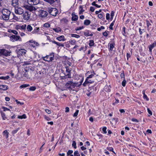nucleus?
<instances>
[{"label":"nucleus","instance_id":"nucleus-29","mask_svg":"<svg viewBox=\"0 0 156 156\" xmlns=\"http://www.w3.org/2000/svg\"><path fill=\"white\" fill-rule=\"evenodd\" d=\"M95 74V73H94V71L91 72V74L90 75H89V76L87 77V78H91L93 77Z\"/></svg>","mask_w":156,"mask_h":156},{"label":"nucleus","instance_id":"nucleus-6","mask_svg":"<svg viewBox=\"0 0 156 156\" xmlns=\"http://www.w3.org/2000/svg\"><path fill=\"white\" fill-rule=\"evenodd\" d=\"M10 38L11 41L13 42L17 41L19 40L20 41H21V38L19 36L12 35L10 37Z\"/></svg>","mask_w":156,"mask_h":156},{"label":"nucleus","instance_id":"nucleus-24","mask_svg":"<svg viewBox=\"0 0 156 156\" xmlns=\"http://www.w3.org/2000/svg\"><path fill=\"white\" fill-rule=\"evenodd\" d=\"M73 152V151L72 150H69L67 152V156H73L72 153Z\"/></svg>","mask_w":156,"mask_h":156},{"label":"nucleus","instance_id":"nucleus-35","mask_svg":"<svg viewBox=\"0 0 156 156\" xmlns=\"http://www.w3.org/2000/svg\"><path fill=\"white\" fill-rule=\"evenodd\" d=\"M89 42H90V43L89 44V46H93L94 45V41L92 40H90Z\"/></svg>","mask_w":156,"mask_h":156},{"label":"nucleus","instance_id":"nucleus-53","mask_svg":"<svg viewBox=\"0 0 156 156\" xmlns=\"http://www.w3.org/2000/svg\"><path fill=\"white\" fill-rule=\"evenodd\" d=\"M44 118L45 119H46L47 121H49L51 120V118H49V117L47 116L46 115H44Z\"/></svg>","mask_w":156,"mask_h":156},{"label":"nucleus","instance_id":"nucleus-3","mask_svg":"<svg viewBox=\"0 0 156 156\" xmlns=\"http://www.w3.org/2000/svg\"><path fill=\"white\" fill-rule=\"evenodd\" d=\"M48 12L49 13L53 16H55L58 13L57 9L55 8H48Z\"/></svg>","mask_w":156,"mask_h":156},{"label":"nucleus","instance_id":"nucleus-33","mask_svg":"<svg viewBox=\"0 0 156 156\" xmlns=\"http://www.w3.org/2000/svg\"><path fill=\"white\" fill-rule=\"evenodd\" d=\"M9 32L12 33L15 35H17L18 34V32L16 30H10L9 31Z\"/></svg>","mask_w":156,"mask_h":156},{"label":"nucleus","instance_id":"nucleus-57","mask_svg":"<svg viewBox=\"0 0 156 156\" xmlns=\"http://www.w3.org/2000/svg\"><path fill=\"white\" fill-rule=\"evenodd\" d=\"M106 19L107 20H108L110 19V14L108 13H107L106 14Z\"/></svg>","mask_w":156,"mask_h":156},{"label":"nucleus","instance_id":"nucleus-51","mask_svg":"<svg viewBox=\"0 0 156 156\" xmlns=\"http://www.w3.org/2000/svg\"><path fill=\"white\" fill-rule=\"evenodd\" d=\"M83 28H84V27L83 26L81 27H78L77 28H76L75 29V30L76 31L80 30H81L83 29Z\"/></svg>","mask_w":156,"mask_h":156},{"label":"nucleus","instance_id":"nucleus-50","mask_svg":"<svg viewBox=\"0 0 156 156\" xmlns=\"http://www.w3.org/2000/svg\"><path fill=\"white\" fill-rule=\"evenodd\" d=\"M114 12L113 11H112L111 13V18L112 20L114 16Z\"/></svg>","mask_w":156,"mask_h":156},{"label":"nucleus","instance_id":"nucleus-42","mask_svg":"<svg viewBox=\"0 0 156 156\" xmlns=\"http://www.w3.org/2000/svg\"><path fill=\"white\" fill-rule=\"evenodd\" d=\"M72 146L73 147H74V148L75 149L76 148V143L75 141H73V143L72 144Z\"/></svg>","mask_w":156,"mask_h":156},{"label":"nucleus","instance_id":"nucleus-7","mask_svg":"<svg viewBox=\"0 0 156 156\" xmlns=\"http://www.w3.org/2000/svg\"><path fill=\"white\" fill-rule=\"evenodd\" d=\"M15 12L16 14L21 15L23 13L24 10L21 7H16L15 8Z\"/></svg>","mask_w":156,"mask_h":156},{"label":"nucleus","instance_id":"nucleus-54","mask_svg":"<svg viewBox=\"0 0 156 156\" xmlns=\"http://www.w3.org/2000/svg\"><path fill=\"white\" fill-rule=\"evenodd\" d=\"M107 128L106 127H104L102 128V131L105 134L107 133V131L106 130Z\"/></svg>","mask_w":156,"mask_h":156},{"label":"nucleus","instance_id":"nucleus-21","mask_svg":"<svg viewBox=\"0 0 156 156\" xmlns=\"http://www.w3.org/2000/svg\"><path fill=\"white\" fill-rule=\"evenodd\" d=\"M3 133L4 134V135L6 138H7L8 137V134H9V133L7 130H5V131H4L3 132Z\"/></svg>","mask_w":156,"mask_h":156},{"label":"nucleus","instance_id":"nucleus-40","mask_svg":"<svg viewBox=\"0 0 156 156\" xmlns=\"http://www.w3.org/2000/svg\"><path fill=\"white\" fill-rule=\"evenodd\" d=\"M107 148L109 151H112L115 154V153L113 151V148L112 147H107Z\"/></svg>","mask_w":156,"mask_h":156},{"label":"nucleus","instance_id":"nucleus-44","mask_svg":"<svg viewBox=\"0 0 156 156\" xmlns=\"http://www.w3.org/2000/svg\"><path fill=\"white\" fill-rule=\"evenodd\" d=\"M26 25L25 24L20 26V27L21 28V29L22 30H25L26 29Z\"/></svg>","mask_w":156,"mask_h":156},{"label":"nucleus","instance_id":"nucleus-59","mask_svg":"<svg viewBox=\"0 0 156 156\" xmlns=\"http://www.w3.org/2000/svg\"><path fill=\"white\" fill-rule=\"evenodd\" d=\"M119 103V100L118 99H115V101L113 103V105H115L117 103Z\"/></svg>","mask_w":156,"mask_h":156},{"label":"nucleus","instance_id":"nucleus-47","mask_svg":"<svg viewBox=\"0 0 156 156\" xmlns=\"http://www.w3.org/2000/svg\"><path fill=\"white\" fill-rule=\"evenodd\" d=\"M66 72L68 73H69L70 72L71 70L68 67H66Z\"/></svg>","mask_w":156,"mask_h":156},{"label":"nucleus","instance_id":"nucleus-63","mask_svg":"<svg viewBox=\"0 0 156 156\" xmlns=\"http://www.w3.org/2000/svg\"><path fill=\"white\" fill-rule=\"evenodd\" d=\"M16 102L17 104H20L21 105H22L23 104V103L20 102V101H18L17 100H16Z\"/></svg>","mask_w":156,"mask_h":156},{"label":"nucleus","instance_id":"nucleus-16","mask_svg":"<svg viewBox=\"0 0 156 156\" xmlns=\"http://www.w3.org/2000/svg\"><path fill=\"white\" fill-rule=\"evenodd\" d=\"M27 9L29 10L28 11H30L31 12L33 11H35L36 10V9L35 7L33 6H30L28 7Z\"/></svg>","mask_w":156,"mask_h":156},{"label":"nucleus","instance_id":"nucleus-48","mask_svg":"<svg viewBox=\"0 0 156 156\" xmlns=\"http://www.w3.org/2000/svg\"><path fill=\"white\" fill-rule=\"evenodd\" d=\"M78 112H79V110H76V112L74 114L73 116L74 117H76L77 115Z\"/></svg>","mask_w":156,"mask_h":156},{"label":"nucleus","instance_id":"nucleus-43","mask_svg":"<svg viewBox=\"0 0 156 156\" xmlns=\"http://www.w3.org/2000/svg\"><path fill=\"white\" fill-rule=\"evenodd\" d=\"M76 42V41L75 40H71L69 41V42L71 44L74 45V44Z\"/></svg>","mask_w":156,"mask_h":156},{"label":"nucleus","instance_id":"nucleus-37","mask_svg":"<svg viewBox=\"0 0 156 156\" xmlns=\"http://www.w3.org/2000/svg\"><path fill=\"white\" fill-rule=\"evenodd\" d=\"M74 156H80V154L77 151H76L74 152Z\"/></svg>","mask_w":156,"mask_h":156},{"label":"nucleus","instance_id":"nucleus-18","mask_svg":"<svg viewBox=\"0 0 156 156\" xmlns=\"http://www.w3.org/2000/svg\"><path fill=\"white\" fill-rule=\"evenodd\" d=\"M8 89V87L6 85H0V90H7Z\"/></svg>","mask_w":156,"mask_h":156},{"label":"nucleus","instance_id":"nucleus-5","mask_svg":"<svg viewBox=\"0 0 156 156\" xmlns=\"http://www.w3.org/2000/svg\"><path fill=\"white\" fill-rule=\"evenodd\" d=\"M82 81H81L80 82V83H73L72 81H68L66 83L67 85H70L71 87L74 88L75 87H78L79 86L81 85Z\"/></svg>","mask_w":156,"mask_h":156},{"label":"nucleus","instance_id":"nucleus-41","mask_svg":"<svg viewBox=\"0 0 156 156\" xmlns=\"http://www.w3.org/2000/svg\"><path fill=\"white\" fill-rule=\"evenodd\" d=\"M115 21H113L112 22L110 25V26H109V28L110 29L112 30H113L112 27L114 25L115 23Z\"/></svg>","mask_w":156,"mask_h":156},{"label":"nucleus","instance_id":"nucleus-8","mask_svg":"<svg viewBox=\"0 0 156 156\" xmlns=\"http://www.w3.org/2000/svg\"><path fill=\"white\" fill-rule=\"evenodd\" d=\"M28 3L31 5H35L40 2V0H27Z\"/></svg>","mask_w":156,"mask_h":156},{"label":"nucleus","instance_id":"nucleus-31","mask_svg":"<svg viewBox=\"0 0 156 156\" xmlns=\"http://www.w3.org/2000/svg\"><path fill=\"white\" fill-rule=\"evenodd\" d=\"M142 92H143V94L144 95L143 98H144V99H146V100L147 101H148L149 100V99L148 98V97L145 94L144 91L143 90Z\"/></svg>","mask_w":156,"mask_h":156},{"label":"nucleus","instance_id":"nucleus-34","mask_svg":"<svg viewBox=\"0 0 156 156\" xmlns=\"http://www.w3.org/2000/svg\"><path fill=\"white\" fill-rule=\"evenodd\" d=\"M1 115L2 118V119L5 120L6 119V117L5 116V113L1 112Z\"/></svg>","mask_w":156,"mask_h":156},{"label":"nucleus","instance_id":"nucleus-22","mask_svg":"<svg viewBox=\"0 0 156 156\" xmlns=\"http://www.w3.org/2000/svg\"><path fill=\"white\" fill-rule=\"evenodd\" d=\"M105 91L107 92H109L110 91V89L109 87L107 85L105 86L104 88Z\"/></svg>","mask_w":156,"mask_h":156},{"label":"nucleus","instance_id":"nucleus-58","mask_svg":"<svg viewBox=\"0 0 156 156\" xmlns=\"http://www.w3.org/2000/svg\"><path fill=\"white\" fill-rule=\"evenodd\" d=\"M126 28L125 27H123V31L122 34L123 35L125 36V34H126L125 32Z\"/></svg>","mask_w":156,"mask_h":156},{"label":"nucleus","instance_id":"nucleus-45","mask_svg":"<svg viewBox=\"0 0 156 156\" xmlns=\"http://www.w3.org/2000/svg\"><path fill=\"white\" fill-rule=\"evenodd\" d=\"M50 24L48 23H45L44 25V27H45L48 28L50 27Z\"/></svg>","mask_w":156,"mask_h":156},{"label":"nucleus","instance_id":"nucleus-49","mask_svg":"<svg viewBox=\"0 0 156 156\" xmlns=\"http://www.w3.org/2000/svg\"><path fill=\"white\" fill-rule=\"evenodd\" d=\"M36 88L35 87H31L29 88V90L31 91H34L35 90Z\"/></svg>","mask_w":156,"mask_h":156},{"label":"nucleus","instance_id":"nucleus-9","mask_svg":"<svg viewBox=\"0 0 156 156\" xmlns=\"http://www.w3.org/2000/svg\"><path fill=\"white\" fill-rule=\"evenodd\" d=\"M29 42L30 43V46L34 48H35L36 46H38L39 45V44L38 43L36 42L35 41H30Z\"/></svg>","mask_w":156,"mask_h":156},{"label":"nucleus","instance_id":"nucleus-12","mask_svg":"<svg viewBox=\"0 0 156 156\" xmlns=\"http://www.w3.org/2000/svg\"><path fill=\"white\" fill-rule=\"evenodd\" d=\"M48 15L47 12L45 11H41L40 13V16L42 18H45Z\"/></svg>","mask_w":156,"mask_h":156},{"label":"nucleus","instance_id":"nucleus-30","mask_svg":"<svg viewBox=\"0 0 156 156\" xmlns=\"http://www.w3.org/2000/svg\"><path fill=\"white\" fill-rule=\"evenodd\" d=\"M27 29L28 31H31L32 30V27L30 25H28L27 26Z\"/></svg>","mask_w":156,"mask_h":156},{"label":"nucleus","instance_id":"nucleus-13","mask_svg":"<svg viewBox=\"0 0 156 156\" xmlns=\"http://www.w3.org/2000/svg\"><path fill=\"white\" fill-rule=\"evenodd\" d=\"M18 0H12V5L15 7V8L16 7H18Z\"/></svg>","mask_w":156,"mask_h":156},{"label":"nucleus","instance_id":"nucleus-10","mask_svg":"<svg viewBox=\"0 0 156 156\" xmlns=\"http://www.w3.org/2000/svg\"><path fill=\"white\" fill-rule=\"evenodd\" d=\"M27 51L23 49H20L17 50V53L19 55H24L26 53Z\"/></svg>","mask_w":156,"mask_h":156},{"label":"nucleus","instance_id":"nucleus-26","mask_svg":"<svg viewBox=\"0 0 156 156\" xmlns=\"http://www.w3.org/2000/svg\"><path fill=\"white\" fill-rule=\"evenodd\" d=\"M90 23V21L89 20H86L84 22V24L86 25H88Z\"/></svg>","mask_w":156,"mask_h":156},{"label":"nucleus","instance_id":"nucleus-38","mask_svg":"<svg viewBox=\"0 0 156 156\" xmlns=\"http://www.w3.org/2000/svg\"><path fill=\"white\" fill-rule=\"evenodd\" d=\"M9 76H7L5 77L4 76H2L0 77V79L2 80H5L8 79L9 78Z\"/></svg>","mask_w":156,"mask_h":156},{"label":"nucleus","instance_id":"nucleus-36","mask_svg":"<svg viewBox=\"0 0 156 156\" xmlns=\"http://www.w3.org/2000/svg\"><path fill=\"white\" fill-rule=\"evenodd\" d=\"M71 36L72 37H74L76 38H78L80 37V36L79 35L74 34H71Z\"/></svg>","mask_w":156,"mask_h":156},{"label":"nucleus","instance_id":"nucleus-1","mask_svg":"<svg viewBox=\"0 0 156 156\" xmlns=\"http://www.w3.org/2000/svg\"><path fill=\"white\" fill-rule=\"evenodd\" d=\"M2 12L3 15L2 19L5 20H8L11 13L10 11L8 9H4L2 10Z\"/></svg>","mask_w":156,"mask_h":156},{"label":"nucleus","instance_id":"nucleus-64","mask_svg":"<svg viewBox=\"0 0 156 156\" xmlns=\"http://www.w3.org/2000/svg\"><path fill=\"white\" fill-rule=\"evenodd\" d=\"M103 35L105 36V37H107L108 36V34L106 31H105V32H103Z\"/></svg>","mask_w":156,"mask_h":156},{"label":"nucleus","instance_id":"nucleus-46","mask_svg":"<svg viewBox=\"0 0 156 156\" xmlns=\"http://www.w3.org/2000/svg\"><path fill=\"white\" fill-rule=\"evenodd\" d=\"M98 17L100 19H104L105 18H103V16L102 13H100L99 14H98Z\"/></svg>","mask_w":156,"mask_h":156},{"label":"nucleus","instance_id":"nucleus-52","mask_svg":"<svg viewBox=\"0 0 156 156\" xmlns=\"http://www.w3.org/2000/svg\"><path fill=\"white\" fill-rule=\"evenodd\" d=\"M148 60L150 62H152L154 58H153V57H152L151 56H150L148 57Z\"/></svg>","mask_w":156,"mask_h":156},{"label":"nucleus","instance_id":"nucleus-27","mask_svg":"<svg viewBox=\"0 0 156 156\" xmlns=\"http://www.w3.org/2000/svg\"><path fill=\"white\" fill-rule=\"evenodd\" d=\"M53 30L57 33H58L59 32H60L61 31V29L59 27L54 28L53 29Z\"/></svg>","mask_w":156,"mask_h":156},{"label":"nucleus","instance_id":"nucleus-14","mask_svg":"<svg viewBox=\"0 0 156 156\" xmlns=\"http://www.w3.org/2000/svg\"><path fill=\"white\" fill-rule=\"evenodd\" d=\"M56 39L59 41H64L66 40L64 36L63 35L60 36V37H56Z\"/></svg>","mask_w":156,"mask_h":156},{"label":"nucleus","instance_id":"nucleus-20","mask_svg":"<svg viewBox=\"0 0 156 156\" xmlns=\"http://www.w3.org/2000/svg\"><path fill=\"white\" fill-rule=\"evenodd\" d=\"M46 2L50 4L51 5H52L56 0H43Z\"/></svg>","mask_w":156,"mask_h":156},{"label":"nucleus","instance_id":"nucleus-56","mask_svg":"<svg viewBox=\"0 0 156 156\" xmlns=\"http://www.w3.org/2000/svg\"><path fill=\"white\" fill-rule=\"evenodd\" d=\"M147 25L148 27L151 25V24L150 23V21L148 20L146 21Z\"/></svg>","mask_w":156,"mask_h":156},{"label":"nucleus","instance_id":"nucleus-32","mask_svg":"<svg viewBox=\"0 0 156 156\" xmlns=\"http://www.w3.org/2000/svg\"><path fill=\"white\" fill-rule=\"evenodd\" d=\"M114 44L111 43L110 44V48L109 50L110 51H112L113 48H114Z\"/></svg>","mask_w":156,"mask_h":156},{"label":"nucleus","instance_id":"nucleus-11","mask_svg":"<svg viewBox=\"0 0 156 156\" xmlns=\"http://www.w3.org/2000/svg\"><path fill=\"white\" fill-rule=\"evenodd\" d=\"M94 82L93 81H92L91 80H90L89 78H87L86 79L85 81L83 83V85L84 86H86L88 83H91Z\"/></svg>","mask_w":156,"mask_h":156},{"label":"nucleus","instance_id":"nucleus-62","mask_svg":"<svg viewBox=\"0 0 156 156\" xmlns=\"http://www.w3.org/2000/svg\"><path fill=\"white\" fill-rule=\"evenodd\" d=\"M94 10H95V8L94 7H90V10L92 12H93L94 11Z\"/></svg>","mask_w":156,"mask_h":156},{"label":"nucleus","instance_id":"nucleus-39","mask_svg":"<svg viewBox=\"0 0 156 156\" xmlns=\"http://www.w3.org/2000/svg\"><path fill=\"white\" fill-rule=\"evenodd\" d=\"M29 86V85L27 84H24L21 85L20 87L21 88H25Z\"/></svg>","mask_w":156,"mask_h":156},{"label":"nucleus","instance_id":"nucleus-61","mask_svg":"<svg viewBox=\"0 0 156 156\" xmlns=\"http://www.w3.org/2000/svg\"><path fill=\"white\" fill-rule=\"evenodd\" d=\"M147 112L150 115H152V112L150 110L149 108H148L147 109Z\"/></svg>","mask_w":156,"mask_h":156},{"label":"nucleus","instance_id":"nucleus-55","mask_svg":"<svg viewBox=\"0 0 156 156\" xmlns=\"http://www.w3.org/2000/svg\"><path fill=\"white\" fill-rule=\"evenodd\" d=\"M126 80H124L122 82V85L123 87H125L126 85Z\"/></svg>","mask_w":156,"mask_h":156},{"label":"nucleus","instance_id":"nucleus-15","mask_svg":"<svg viewBox=\"0 0 156 156\" xmlns=\"http://www.w3.org/2000/svg\"><path fill=\"white\" fill-rule=\"evenodd\" d=\"M52 54H53L52 56H51V55H51L50 56L49 55H47V57H48V60H47V61H48V62L51 61L54 59V55H54V53H52Z\"/></svg>","mask_w":156,"mask_h":156},{"label":"nucleus","instance_id":"nucleus-19","mask_svg":"<svg viewBox=\"0 0 156 156\" xmlns=\"http://www.w3.org/2000/svg\"><path fill=\"white\" fill-rule=\"evenodd\" d=\"M72 20L76 21L78 19V16H77L76 15H74V14L73 13L72 14Z\"/></svg>","mask_w":156,"mask_h":156},{"label":"nucleus","instance_id":"nucleus-23","mask_svg":"<svg viewBox=\"0 0 156 156\" xmlns=\"http://www.w3.org/2000/svg\"><path fill=\"white\" fill-rule=\"evenodd\" d=\"M84 35L85 36L87 37L89 36H92L93 35V34L92 33L90 34L89 31H88L84 32Z\"/></svg>","mask_w":156,"mask_h":156},{"label":"nucleus","instance_id":"nucleus-17","mask_svg":"<svg viewBox=\"0 0 156 156\" xmlns=\"http://www.w3.org/2000/svg\"><path fill=\"white\" fill-rule=\"evenodd\" d=\"M25 70L26 71H29V70L33 71L34 70V68L31 66H28L26 67V68L25 69Z\"/></svg>","mask_w":156,"mask_h":156},{"label":"nucleus","instance_id":"nucleus-60","mask_svg":"<svg viewBox=\"0 0 156 156\" xmlns=\"http://www.w3.org/2000/svg\"><path fill=\"white\" fill-rule=\"evenodd\" d=\"M45 111L48 114H50L51 113V110H50L49 109H45Z\"/></svg>","mask_w":156,"mask_h":156},{"label":"nucleus","instance_id":"nucleus-2","mask_svg":"<svg viewBox=\"0 0 156 156\" xmlns=\"http://www.w3.org/2000/svg\"><path fill=\"white\" fill-rule=\"evenodd\" d=\"M11 51L10 50L4 49H0V54L1 55L7 57L11 55Z\"/></svg>","mask_w":156,"mask_h":156},{"label":"nucleus","instance_id":"nucleus-4","mask_svg":"<svg viewBox=\"0 0 156 156\" xmlns=\"http://www.w3.org/2000/svg\"><path fill=\"white\" fill-rule=\"evenodd\" d=\"M23 17L25 20H27L30 18L31 12L30 11H26L23 12Z\"/></svg>","mask_w":156,"mask_h":156},{"label":"nucleus","instance_id":"nucleus-25","mask_svg":"<svg viewBox=\"0 0 156 156\" xmlns=\"http://www.w3.org/2000/svg\"><path fill=\"white\" fill-rule=\"evenodd\" d=\"M80 11L79 14H83V12L84 11V10L83 9V7L82 6H80L79 8Z\"/></svg>","mask_w":156,"mask_h":156},{"label":"nucleus","instance_id":"nucleus-28","mask_svg":"<svg viewBox=\"0 0 156 156\" xmlns=\"http://www.w3.org/2000/svg\"><path fill=\"white\" fill-rule=\"evenodd\" d=\"M20 129L19 128H18L16 129L15 130H13L12 132V134L13 136H14V135L16 133H17L18 131Z\"/></svg>","mask_w":156,"mask_h":156}]
</instances>
